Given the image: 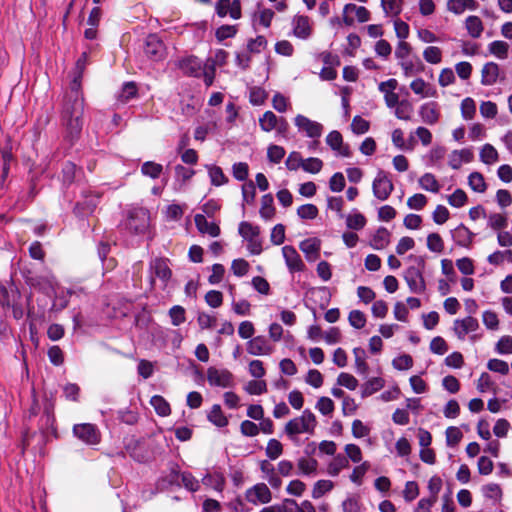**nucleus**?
Returning <instances> with one entry per match:
<instances>
[{
    "instance_id": "nucleus-28",
    "label": "nucleus",
    "mask_w": 512,
    "mask_h": 512,
    "mask_svg": "<svg viewBox=\"0 0 512 512\" xmlns=\"http://www.w3.org/2000/svg\"><path fill=\"white\" fill-rule=\"evenodd\" d=\"M275 212L273 196L271 194H265L262 196L261 207L259 210L261 218L265 221H270L274 218Z\"/></svg>"
},
{
    "instance_id": "nucleus-24",
    "label": "nucleus",
    "mask_w": 512,
    "mask_h": 512,
    "mask_svg": "<svg viewBox=\"0 0 512 512\" xmlns=\"http://www.w3.org/2000/svg\"><path fill=\"white\" fill-rule=\"evenodd\" d=\"M464 27L468 35L473 39L480 38L484 31L483 21L476 15H470L466 17L464 21Z\"/></svg>"
},
{
    "instance_id": "nucleus-45",
    "label": "nucleus",
    "mask_w": 512,
    "mask_h": 512,
    "mask_svg": "<svg viewBox=\"0 0 512 512\" xmlns=\"http://www.w3.org/2000/svg\"><path fill=\"white\" fill-rule=\"evenodd\" d=\"M384 386V380L379 377L369 379L362 387L361 396L366 398L375 392L382 389Z\"/></svg>"
},
{
    "instance_id": "nucleus-58",
    "label": "nucleus",
    "mask_w": 512,
    "mask_h": 512,
    "mask_svg": "<svg viewBox=\"0 0 512 512\" xmlns=\"http://www.w3.org/2000/svg\"><path fill=\"white\" fill-rule=\"evenodd\" d=\"M283 453V446L277 439H270L266 447V455L271 460L277 459Z\"/></svg>"
},
{
    "instance_id": "nucleus-62",
    "label": "nucleus",
    "mask_w": 512,
    "mask_h": 512,
    "mask_svg": "<svg viewBox=\"0 0 512 512\" xmlns=\"http://www.w3.org/2000/svg\"><path fill=\"white\" fill-rule=\"evenodd\" d=\"M249 269L250 265L245 259L239 258L232 261L231 270L237 277L245 276L249 272Z\"/></svg>"
},
{
    "instance_id": "nucleus-18",
    "label": "nucleus",
    "mask_w": 512,
    "mask_h": 512,
    "mask_svg": "<svg viewBox=\"0 0 512 512\" xmlns=\"http://www.w3.org/2000/svg\"><path fill=\"white\" fill-rule=\"evenodd\" d=\"M479 7V3L476 0H447L446 9L448 12L459 16L464 14L466 11H475Z\"/></svg>"
},
{
    "instance_id": "nucleus-9",
    "label": "nucleus",
    "mask_w": 512,
    "mask_h": 512,
    "mask_svg": "<svg viewBox=\"0 0 512 512\" xmlns=\"http://www.w3.org/2000/svg\"><path fill=\"white\" fill-rule=\"evenodd\" d=\"M294 125L300 133L311 139H319L323 133V125L317 121L298 114L294 118Z\"/></svg>"
},
{
    "instance_id": "nucleus-60",
    "label": "nucleus",
    "mask_w": 512,
    "mask_h": 512,
    "mask_svg": "<svg viewBox=\"0 0 512 512\" xmlns=\"http://www.w3.org/2000/svg\"><path fill=\"white\" fill-rule=\"evenodd\" d=\"M446 443L450 447L456 446L462 439L463 434L458 427L450 426L446 429Z\"/></svg>"
},
{
    "instance_id": "nucleus-10",
    "label": "nucleus",
    "mask_w": 512,
    "mask_h": 512,
    "mask_svg": "<svg viewBox=\"0 0 512 512\" xmlns=\"http://www.w3.org/2000/svg\"><path fill=\"white\" fill-rule=\"evenodd\" d=\"M370 12L364 6H357L353 3H348L343 7V23L347 26L354 24L355 19L360 23H365L370 20Z\"/></svg>"
},
{
    "instance_id": "nucleus-4",
    "label": "nucleus",
    "mask_w": 512,
    "mask_h": 512,
    "mask_svg": "<svg viewBox=\"0 0 512 512\" xmlns=\"http://www.w3.org/2000/svg\"><path fill=\"white\" fill-rule=\"evenodd\" d=\"M238 233L247 242V250L252 255L261 254L262 238L260 237V227L248 221H242L238 227Z\"/></svg>"
},
{
    "instance_id": "nucleus-20",
    "label": "nucleus",
    "mask_w": 512,
    "mask_h": 512,
    "mask_svg": "<svg viewBox=\"0 0 512 512\" xmlns=\"http://www.w3.org/2000/svg\"><path fill=\"white\" fill-rule=\"evenodd\" d=\"M248 502L254 504H265L271 499L269 488L265 484H257L246 492Z\"/></svg>"
},
{
    "instance_id": "nucleus-22",
    "label": "nucleus",
    "mask_w": 512,
    "mask_h": 512,
    "mask_svg": "<svg viewBox=\"0 0 512 512\" xmlns=\"http://www.w3.org/2000/svg\"><path fill=\"white\" fill-rule=\"evenodd\" d=\"M419 115L422 121L428 125H434L438 122L440 112L436 102L424 103L419 109Z\"/></svg>"
},
{
    "instance_id": "nucleus-44",
    "label": "nucleus",
    "mask_w": 512,
    "mask_h": 512,
    "mask_svg": "<svg viewBox=\"0 0 512 512\" xmlns=\"http://www.w3.org/2000/svg\"><path fill=\"white\" fill-rule=\"evenodd\" d=\"M163 172V166L153 161H146L141 166V173L151 179H157Z\"/></svg>"
},
{
    "instance_id": "nucleus-3",
    "label": "nucleus",
    "mask_w": 512,
    "mask_h": 512,
    "mask_svg": "<svg viewBox=\"0 0 512 512\" xmlns=\"http://www.w3.org/2000/svg\"><path fill=\"white\" fill-rule=\"evenodd\" d=\"M316 426V416L311 410L305 409L300 416L295 417L286 423L284 432L291 440H294L298 435L303 433L313 435Z\"/></svg>"
},
{
    "instance_id": "nucleus-29",
    "label": "nucleus",
    "mask_w": 512,
    "mask_h": 512,
    "mask_svg": "<svg viewBox=\"0 0 512 512\" xmlns=\"http://www.w3.org/2000/svg\"><path fill=\"white\" fill-rule=\"evenodd\" d=\"M202 484L207 488L221 492L225 485V478L221 473L218 472L207 473L202 478Z\"/></svg>"
},
{
    "instance_id": "nucleus-13",
    "label": "nucleus",
    "mask_w": 512,
    "mask_h": 512,
    "mask_svg": "<svg viewBox=\"0 0 512 512\" xmlns=\"http://www.w3.org/2000/svg\"><path fill=\"white\" fill-rule=\"evenodd\" d=\"M282 255L290 273L303 272L305 270L306 266L301 259L300 254L293 246H284L282 248Z\"/></svg>"
},
{
    "instance_id": "nucleus-55",
    "label": "nucleus",
    "mask_w": 512,
    "mask_h": 512,
    "mask_svg": "<svg viewBox=\"0 0 512 512\" xmlns=\"http://www.w3.org/2000/svg\"><path fill=\"white\" fill-rule=\"evenodd\" d=\"M244 389L250 395H261L267 391V384L264 380H251Z\"/></svg>"
},
{
    "instance_id": "nucleus-11",
    "label": "nucleus",
    "mask_w": 512,
    "mask_h": 512,
    "mask_svg": "<svg viewBox=\"0 0 512 512\" xmlns=\"http://www.w3.org/2000/svg\"><path fill=\"white\" fill-rule=\"evenodd\" d=\"M215 12L221 18L229 15L234 20L240 19L242 16L241 2L240 0H217Z\"/></svg>"
},
{
    "instance_id": "nucleus-47",
    "label": "nucleus",
    "mask_w": 512,
    "mask_h": 512,
    "mask_svg": "<svg viewBox=\"0 0 512 512\" xmlns=\"http://www.w3.org/2000/svg\"><path fill=\"white\" fill-rule=\"evenodd\" d=\"M460 109L464 120L473 119L476 114V103L474 99L471 97L464 98L461 102Z\"/></svg>"
},
{
    "instance_id": "nucleus-43",
    "label": "nucleus",
    "mask_w": 512,
    "mask_h": 512,
    "mask_svg": "<svg viewBox=\"0 0 512 512\" xmlns=\"http://www.w3.org/2000/svg\"><path fill=\"white\" fill-rule=\"evenodd\" d=\"M150 404L159 416L166 417L171 413L169 403L160 395L153 396L150 400Z\"/></svg>"
},
{
    "instance_id": "nucleus-15",
    "label": "nucleus",
    "mask_w": 512,
    "mask_h": 512,
    "mask_svg": "<svg viewBox=\"0 0 512 512\" xmlns=\"http://www.w3.org/2000/svg\"><path fill=\"white\" fill-rule=\"evenodd\" d=\"M247 352L254 356H267L273 353L274 347L264 336H256L246 344Z\"/></svg>"
},
{
    "instance_id": "nucleus-50",
    "label": "nucleus",
    "mask_w": 512,
    "mask_h": 512,
    "mask_svg": "<svg viewBox=\"0 0 512 512\" xmlns=\"http://www.w3.org/2000/svg\"><path fill=\"white\" fill-rule=\"evenodd\" d=\"M137 95V86L134 82L125 83L121 91L118 94V100L122 103H126Z\"/></svg>"
},
{
    "instance_id": "nucleus-26",
    "label": "nucleus",
    "mask_w": 512,
    "mask_h": 512,
    "mask_svg": "<svg viewBox=\"0 0 512 512\" xmlns=\"http://www.w3.org/2000/svg\"><path fill=\"white\" fill-rule=\"evenodd\" d=\"M499 65L494 62L486 63L481 71V83L485 86H491L497 82L499 77Z\"/></svg>"
},
{
    "instance_id": "nucleus-54",
    "label": "nucleus",
    "mask_w": 512,
    "mask_h": 512,
    "mask_svg": "<svg viewBox=\"0 0 512 512\" xmlns=\"http://www.w3.org/2000/svg\"><path fill=\"white\" fill-rule=\"evenodd\" d=\"M467 194L462 189H456L447 197L448 203L455 208H461L467 203Z\"/></svg>"
},
{
    "instance_id": "nucleus-36",
    "label": "nucleus",
    "mask_w": 512,
    "mask_h": 512,
    "mask_svg": "<svg viewBox=\"0 0 512 512\" xmlns=\"http://www.w3.org/2000/svg\"><path fill=\"white\" fill-rule=\"evenodd\" d=\"M208 420L217 427H225L228 425V418L224 415L220 405L215 404L207 415Z\"/></svg>"
},
{
    "instance_id": "nucleus-49",
    "label": "nucleus",
    "mask_w": 512,
    "mask_h": 512,
    "mask_svg": "<svg viewBox=\"0 0 512 512\" xmlns=\"http://www.w3.org/2000/svg\"><path fill=\"white\" fill-rule=\"evenodd\" d=\"M488 49L494 56L500 59H505L508 54L509 45L505 41L496 40L489 44Z\"/></svg>"
},
{
    "instance_id": "nucleus-7",
    "label": "nucleus",
    "mask_w": 512,
    "mask_h": 512,
    "mask_svg": "<svg viewBox=\"0 0 512 512\" xmlns=\"http://www.w3.org/2000/svg\"><path fill=\"white\" fill-rule=\"evenodd\" d=\"M207 381L210 386L220 388H231L234 386V376L226 368L211 366L206 372Z\"/></svg>"
},
{
    "instance_id": "nucleus-35",
    "label": "nucleus",
    "mask_w": 512,
    "mask_h": 512,
    "mask_svg": "<svg viewBox=\"0 0 512 512\" xmlns=\"http://www.w3.org/2000/svg\"><path fill=\"white\" fill-rule=\"evenodd\" d=\"M390 242V232L386 228H379L371 240L373 249H384Z\"/></svg>"
},
{
    "instance_id": "nucleus-21",
    "label": "nucleus",
    "mask_w": 512,
    "mask_h": 512,
    "mask_svg": "<svg viewBox=\"0 0 512 512\" xmlns=\"http://www.w3.org/2000/svg\"><path fill=\"white\" fill-rule=\"evenodd\" d=\"M299 248L308 261H315L320 256L321 241L318 238H308L300 242Z\"/></svg>"
},
{
    "instance_id": "nucleus-63",
    "label": "nucleus",
    "mask_w": 512,
    "mask_h": 512,
    "mask_svg": "<svg viewBox=\"0 0 512 512\" xmlns=\"http://www.w3.org/2000/svg\"><path fill=\"white\" fill-rule=\"evenodd\" d=\"M169 316L174 326H179L186 321L185 309L179 305H175L170 308Z\"/></svg>"
},
{
    "instance_id": "nucleus-61",
    "label": "nucleus",
    "mask_w": 512,
    "mask_h": 512,
    "mask_svg": "<svg viewBox=\"0 0 512 512\" xmlns=\"http://www.w3.org/2000/svg\"><path fill=\"white\" fill-rule=\"evenodd\" d=\"M346 181L343 173L336 172L329 179V189L332 192L339 193L345 188Z\"/></svg>"
},
{
    "instance_id": "nucleus-27",
    "label": "nucleus",
    "mask_w": 512,
    "mask_h": 512,
    "mask_svg": "<svg viewBox=\"0 0 512 512\" xmlns=\"http://www.w3.org/2000/svg\"><path fill=\"white\" fill-rule=\"evenodd\" d=\"M182 71L190 76H199L202 72V62L194 56L187 57L180 62Z\"/></svg>"
},
{
    "instance_id": "nucleus-8",
    "label": "nucleus",
    "mask_w": 512,
    "mask_h": 512,
    "mask_svg": "<svg viewBox=\"0 0 512 512\" xmlns=\"http://www.w3.org/2000/svg\"><path fill=\"white\" fill-rule=\"evenodd\" d=\"M373 195L380 201L387 200L394 190V184L383 170H380L372 182Z\"/></svg>"
},
{
    "instance_id": "nucleus-17",
    "label": "nucleus",
    "mask_w": 512,
    "mask_h": 512,
    "mask_svg": "<svg viewBox=\"0 0 512 512\" xmlns=\"http://www.w3.org/2000/svg\"><path fill=\"white\" fill-rule=\"evenodd\" d=\"M327 145L342 157H350L351 151L347 144L343 142V137L340 132L331 131L326 137Z\"/></svg>"
},
{
    "instance_id": "nucleus-57",
    "label": "nucleus",
    "mask_w": 512,
    "mask_h": 512,
    "mask_svg": "<svg viewBox=\"0 0 512 512\" xmlns=\"http://www.w3.org/2000/svg\"><path fill=\"white\" fill-rule=\"evenodd\" d=\"M323 168V161L316 157L304 159L302 169L311 174L319 173Z\"/></svg>"
},
{
    "instance_id": "nucleus-37",
    "label": "nucleus",
    "mask_w": 512,
    "mask_h": 512,
    "mask_svg": "<svg viewBox=\"0 0 512 512\" xmlns=\"http://www.w3.org/2000/svg\"><path fill=\"white\" fill-rule=\"evenodd\" d=\"M404 0H381V7L386 16L397 17L403 8Z\"/></svg>"
},
{
    "instance_id": "nucleus-41",
    "label": "nucleus",
    "mask_w": 512,
    "mask_h": 512,
    "mask_svg": "<svg viewBox=\"0 0 512 512\" xmlns=\"http://www.w3.org/2000/svg\"><path fill=\"white\" fill-rule=\"evenodd\" d=\"M479 156L480 160L487 165H492L499 160V154L491 144H485L481 148Z\"/></svg>"
},
{
    "instance_id": "nucleus-30",
    "label": "nucleus",
    "mask_w": 512,
    "mask_h": 512,
    "mask_svg": "<svg viewBox=\"0 0 512 512\" xmlns=\"http://www.w3.org/2000/svg\"><path fill=\"white\" fill-rule=\"evenodd\" d=\"M399 65L402 68L403 74L405 77H411L413 75H416V74L422 72L424 69L423 64L421 63L420 59L417 57H415V59L409 58V59L400 61Z\"/></svg>"
},
{
    "instance_id": "nucleus-31",
    "label": "nucleus",
    "mask_w": 512,
    "mask_h": 512,
    "mask_svg": "<svg viewBox=\"0 0 512 512\" xmlns=\"http://www.w3.org/2000/svg\"><path fill=\"white\" fill-rule=\"evenodd\" d=\"M421 189L431 192L438 193L441 189V185L434 174L424 173L418 180Z\"/></svg>"
},
{
    "instance_id": "nucleus-46",
    "label": "nucleus",
    "mask_w": 512,
    "mask_h": 512,
    "mask_svg": "<svg viewBox=\"0 0 512 512\" xmlns=\"http://www.w3.org/2000/svg\"><path fill=\"white\" fill-rule=\"evenodd\" d=\"M468 185L469 187L478 193H483L486 191L487 185L483 175L479 172H472L468 177Z\"/></svg>"
},
{
    "instance_id": "nucleus-39",
    "label": "nucleus",
    "mask_w": 512,
    "mask_h": 512,
    "mask_svg": "<svg viewBox=\"0 0 512 512\" xmlns=\"http://www.w3.org/2000/svg\"><path fill=\"white\" fill-rule=\"evenodd\" d=\"M345 219H346V226L349 229H353V230H361L365 227V225L367 223L365 216L358 211H354V212L348 214L345 217Z\"/></svg>"
},
{
    "instance_id": "nucleus-40",
    "label": "nucleus",
    "mask_w": 512,
    "mask_h": 512,
    "mask_svg": "<svg viewBox=\"0 0 512 512\" xmlns=\"http://www.w3.org/2000/svg\"><path fill=\"white\" fill-rule=\"evenodd\" d=\"M470 156L468 150H455L449 155V165L452 169H459L463 162L470 161Z\"/></svg>"
},
{
    "instance_id": "nucleus-6",
    "label": "nucleus",
    "mask_w": 512,
    "mask_h": 512,
    "mask_svg": "<svg viewBox=\"0 0 512 512\" xmlns=\"http://www.w3.org/2000/svg\"><path fill=\"white\" fill-rule=\"evenodd\" d=\"M150 223L149 211L145 208H133L129 214L126 226L135 234H144Z\"/></svg>"
},
{
    "instance_id": "nucleus-38",
    "label": "nucleus",
    "mask_w": 512,
    "mask_h": 512,
    "mask_svg": "<svg viewBox=\"0 0 512 512\" xmlns=\"http://www.w3.org/2000/svg\"><path fill=\"white\" fill-rule=\"evenodd\" d=\"M349 467V460L341 454L336 455L328 465V473L331 476H337L341 470Z\"/></svg>"
},
{
    "instance_id": "nucleus-64",
    "label": "nucleus",
    "mask_w": 512,
    "mask_h": 512,
    "mask_svg": "<svg viewBox=\"0 0 512 512\" xmlns=\"http://www.w3.org/2000/svg\"><path fill=\"white\" fill-rule=\"evenodd\" d=\"M428 202L424 194L416 193L408 198L407 206L412 210H422Z\"/></svg>"
},
{
    "instance_id": "nucleus-2",
    "label": "nucleus",
    "mask_w": 512,
    "mask_h": 512,
    "mask_svg": "<svg viewBox=\"0 0 512 512\" xmlns=\"http://www.w3.org/2000/svg\"><path fill=\"white\" fill-rule=\"evenodd\" d=\"M409 260L413 264L409 266L404 272V279L407 283L410 292L415 294H423L426 292L427 286L423 276L425 269V260L421 256L410 255Z\"/></svg>"
},
{
    "instance_id": "nucleus-33",
    "label": "nucleus",
    "mask_w": 512,
    "mask_h": 512,
    "mask_svg": "<svg viewBox=\"0 0 512 512\" xmlns=\"http://www.w3.org/2000/svg\"><path fill=\"white\" fill-rule=\"evenodd\" d=\"M151 270L154 275L162 280L164 283L167 282L171 277V270L168 264L163 259H155L151 264Z\"/></svg>"
},
{
    "instance_id": "nucleus-48",
    "label": "nucleus",
    "mask_w": 512,
    "mask_h": 512,
    "mask_svg": "<svg viewBox=\"0 0 512 512\" xmlns=\"http://www.w3.org/2000/svg\"><path fill=\"white\" fill-rule=\"evenodd\" d=\"M297 467L302 474H314L318 467V462L314 458L302 457L297 462Z\"/></svg>"
},
{
    "instance_id": "nucleus-34",
    "label": "nucleus",
    "mask_w": 512,
    "mask_h": 512,
    "mask_svg": "<svg viewBox=\"0 0 512 512\" xmlns=\"http://www.w3.org/2000/svg\"><path fill=\"white\" fill-rule=\"evenodd\" d=\"M206 169L212 185L222 186L228 182V178L221 167L216 165H206Z\"/></svg>"
},
{
    "instance_id": "nucleus-5",
    "label": "nucleus",
    "mask_w": 512,
    "mask_h": 512,
    "mask_svg": "<svg viewBox=\"0 0 512 512\" xmlns=\"http://www.w3.org/2000/svg\"><path fill=\"white\" fill-rule=\"evenodd\" d=\"M74 437L86 445H97L101 441V432L99 428L92 423L75 424L72 429Z\"/></svg>"
},
{
    "instance_id": "nucleus-12",
    "label": "nucleus",
    "mask_w": 512,
    "mask_h": 512,
    "mask_svg": "<svg viewBox=\"0 0 512 512\" xmlns=\"http://www.w3.org/2000/svg\"><path fill=\"white\" fill-rule=\"evenodd\" d=\"M0 292L2 305L11 306L13 308V316L16 319H20L23 316V310L17 303V299L20 297L18 289L14 286H11L9 289L1 287Z\"/></svg>"
},
{
    "instance_id": "nucleus-16",
    "label": "nucleus",
    "mask_w": 512,
    "mask_h": 512,
    "mask_svg": "<svg viewBox=\"0 0 512 512\" xmlns=\"http://www.w3.org/2000/svg\"><path fill=\"white\" fill-rule=\"evenodd\" d=\"M478 328V320L472 316H468L463 319H457L453 323L454 333L460 340H464L467 334L475 332Z\"/></svg>"
},
{
    "instance_id": "nucleus-51",
    "label": "nucleus",
    "mask_w": 512,
    "mask_h": 512,
    "mask_svg": "<svg viewBox=\"0 0 512 512\" xmlns=\"http://www.w3.org/2000/svg\"><path fill=\"white\" fill-rule=\"evenodd\" d=\"M423 58L430 64H439L442 61V51L439 47L428 46L423 51Z\"/></svg>"
},
{
    "instance_id": "nucleus-19",
    "label": "nucleus",
    "mask_w": 512,
    "mask_h": 512,
    "mask_svg": "<svg viewBox=\"0 0 512 512\" xmlns=\"http://www.w3.org/2000/svg\"><path fill=\"white\" fill-rule=\"evenodd\" d=\"M293 33L297 38L308 39L312 35V24L310 18L304 15L295 16L293 19Z\"/></svg>"
},
{
    "instance_id": "nucleus-23",
    "label": "nucleus",
    "mask_w": 512,
    "mask_h": 512,
    "mask_svg": "<svg viewBox=\"0 0 512 512\" xmlns=\"http://www.w3.org/2000/svg\"><path fill=\"white\" fill-rule=\"evenodd\" d=\"M194 221L200 233L208 234L211 237H217L220 234L219 226L214 222L208 221L204 215L196 214Z\"/></svg>"
},
{
    "instance_id": "nucleus-42",
    "label": "nucleus",
    "mask_w": 512,
    "mask_h": 512,
    "mask_svg": "<svg viewBox=\"0 0 512 512\" xmlns=\"http://www.w3.org/2000/svg\"><path fill=\"white\" fill-rule=\"evenodd\" d=\"M279 124V118L272 112L266 111L259 119V125L265 132H270Z\"/></svg>"
},
{
    "instance_id": "nucleus-52",
    "label": "nucleus",
    "mask_w": 512,
    "mask_h": 512,
    "mask_svg": "<svg viewBox=\"0 0 512 512\" xmlns=\"http://www.w3.org/2000/svg\"><path fill=\"white\" fill-rule=\"evenodd\" d=\"M327 209L334 211L338 217L344 218V199L341 196H328L326 199Z\"/></svg>"
},
{
    "instance_id": "nucleus-25",
    "label": "nucleus",
    "mask_w": 512,
    "mask_h": 512,
    "mask_svg": "<svg viewBox=\"0 0 512 512\" xmlns=\"http://www.w3.org/2000/svg\"><path fill=\"white\" fill-rule=\"evenodd\" d=\"M411 90L422 98L435 97L436 89L422 78H416L410 83Z\"/></svg>"
},
{
    "instance_id": "nucleus-59",
    "label": "nucleus",
    "mask_w": 512,
    "mask_h": 512,
    "mask_svg": "<svg viewBox=\"0 0 512 512\" xmlns=\"http://www.w3.org/2000/svg\"><path fill=\"white\" fill-rule=\"evenodd\" d=\"M427 247L430 251L441 253L444 250V242L438 233H431L427 236Z\"/></svg>"
},
{
    "instance_id": "nucleus-53",
    "label": "nucleus",
    "mask_w": 512,
    "mask_h": 512,
    "mask_svg": "<svg viewBox=\"0 0 512 512\" xmlns=\"http://www.w3.org/2000/svg\"><path fill=\"white\" fill-rule=\"evenodd\" d=\"M316 409L324 416H331L335 409L334 402L329 397H320L315 405Z\"/></svg>"
},
{
    "instance_id": "nucleus-56",
    "label": "nucleus",
    "mask_w": 512,
    "mask_h": 512,
    "mask_svg": "<svg viewBox=\"0 0 512 512\" xmlns=\"http://www.w3.org/2000/svg\"><path fill=\"white\" fill-rule=\"evenodd\" d=\"M413 112V106L410 102L403 100L401 101L395 109V115L398 119L401 120H410Z\"/></svg>"
},
{
    "instance_id": "nucleus-32",
    "label": "nucleus",
    "mask_w": 512,
    "mask_h": 512,
    "mask_svg": "<svg viewBox=\"0 0 512 512\" xmlns=\"http://www.w3.org/2000/svg\"><path fill=\"white\" fill-rule=\"evenodd\" d=\"M473 238L474 233L462 224L459 225L454 231V239L460 246L469 247L473 242Z\"/></svg>"
},
{
    "instance_id": "nucleus-14",
    "label": "nucleus",
    "mask_w": 512,
    "mask_h": 512,
    "mask_svg": "<svg viewBox=\"0 0 512 512\" xmlns=\"http://www.w3.org/2000/svg\"><path fill=\"white\" fill-rule=\"evenodd\" d=\"M145 54L153 61H160L165 58V46L157 35L151 34L147 37L145 42Z\"/></svg>"
},
{
    "instance_id": "nucleus-1",
    "label": "nucleus",
    "mask_w": 512,
    "mask_h": 512,
    "mask_svg": "<svg viewBox=\"0 0 512 512\" xmlns=\"http://www.w3.org/2000/svg\"><path fill=\"white\" fill-rule=\"evenodd\" d=\"M83 101L75 97L73 101L67 102L62 113V123L64 126V137L70 143L79 139L83 121Z\"/></svg>"
}]
</instances>
